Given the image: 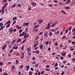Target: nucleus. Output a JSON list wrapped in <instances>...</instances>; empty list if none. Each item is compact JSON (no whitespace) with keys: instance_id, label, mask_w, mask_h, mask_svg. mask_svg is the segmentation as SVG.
<instances>
[{"instance_id":"1","label":"nucleus","mask_w":75,"mask_h":75,"mask_svg":"<svg viewBox=\"0 0 75 75\" xmlns=\"http://www.w3.org/2000/svg\"><path fill=\"white\" fill-rule=\"evenodd\" d=\"M33 47H37L38 44H39V43L38 42H36L35 41H34V43Z\"/></svg>"},{"instance_id":"2","label":"nucleus","mask_w":75,"mask_h":75,"mask_svg":"<svg viewBox=\"0 0 75 75\" xmlns=\"http://www.w3.org/2000/svg\"><path fill=\"white\" fill-rule=\"evenodd\" d=\"M50 28H51V25H50V24L48 23L47 25V26L45 28L46 29H50Z\"/></svg>"},{"instance_id":"3","label":"nucleus","mask_w":75,"mask_h":75,"mask_svg":"<svg viewBox=\"0 0 75 75\" xmlns=\"http://www.w3.org/2000/svg\"><path fill=\"white\" fill-rule=\"evenodd\" d=\"M29 25V23H23V25L24 27H25L26 26H28Z\"/></svg>"},{"instance_id":"4","label":"nucleus","mask_w":75,"mask_h":75,"mask_svg":"<svg viewBox=\"0 0 75 75\" xmlns=\"http://www.w3.org/2000/svg\"><path fill=\"white\" fill-rule=\"evenodd\" d=\"M28 37H29V35L27 34V33H25L24 38H28Z\"/></svg>"},{"instance_id":"5","label":"nucleus","mask_w":75,"mask_h":75,"mask_svg":"<svg viewBox=\"0 0 75 75\" xmlns=\"http://www.w3.org/2000/svg\"><path fill=\"white\" fill-rule=\"evenodd\" d=\"M31 4L33 7H35L37 6V4L33 2L31 3Z\"/></svg>"},{"instance_id":"6","label":"nucleus","mask_w":75,"mask_h":75,"mask_svg":"<svg viewBox=\"0 0 75 75\" xmlns=\"http://www.w3.org/2000/svg\"><path fill=\"white\" fill-rule=\"evenodd\" d=\"M61 55L62 56H63V57H65V56L66 55V52H63L62 53H61Z\"/></svg>"},{"instance_id":"7","label":"nucleus","mask_w":75,"mask_h":75,"mask_svg":"<svg viewBox=\"0 0 75 75\" xmlns=\"http://www.w3.org/2000/svg\"><path fill=\"white\" fill-rule=\"evenodd\" d=\"M8 5V4L7 3L5 4L2 7V8L3 9H4L5 8H6V7Z\"/></svg>"},{"instance_id":"8","label":"nucleus","mask_w":75,"mask_h":75,"mask_svg":"<svg viewBox=\"0 0 75 75\" xmlns=\"http://www.w3.org/2000/svg\"><path fill=\"white\" fill-rule=\"evenodd\" d=\"M31 50V49L29 47L27 48L26 49V51L28 52H30Z\"/></svg>"},{"instance_id":"9","label":"nucleus","mask_w":75,"mask_h":75,"mask_svg":"<svg viewBox=\"0 0 75 75\" xmlns=\"http://www.w3.org/2000/svg\"><path fill=\"white\" fill-rule=\"evenodd\" d=\"M34 52L35 53H37V54H39V53H40V50H39V49H38L37 50L33 51V53H34Z\"/></svg>"},{"instance_id":"10","label":"nucleus","mask_w":75,"mask_h":75,"mask_svg":"<svg viewBox=\"0 0 75 75\" xmlns=\"http://www.w3.org/2000/svg\"><path fill=\"white\" fill-rule=\"evenodd\" d=\"M44 36L45 37H48V32H46L44 34Z\"/></svg>"},{"instance_id":"11","label":"nucleus","mask_w":75,"mask_h":75,"mask_svg":"<svg viewBox=\"0 0 75 75\" xmlns=\"http://www.w3.org/2000/svg\"><path fill=\"white\" fill-rule=\"evenodd\" d=\"M43 21V20H39L38 21V22H39L38 23V24H41V23H42Z\"/></svg>"},{"instance_id":"12","label":"nucleus","mask_w":75,"mask_h":75,"mask_svg":"<svg viewBox=\"0 0 75 75\" xmlns=\"http://www.w3.org/2000/svg\"><path fill=\"white\" fill-rule=\"evenodd\" d=\"M26 69H25V70L26 71H28L29 69H30V66L28 65L26 66Z\"/></svg>"},{"instance_id":"13","label":"nucleus","mask_w":75,"mask_h":75,"mask_svg":"<svg viewBox=\"0 0 75 75\" xmlns=\"http://www.w3.org/2000/svg\"><path fill=\"white\" fill-rule=\"evenodd\" d=\"M17 6V3H16L15 4H14L12 6V8H14L15 7Z\"/></svg>"},{"instance_id":"14","label":"nucleus","mask_w":75,"mask_h":75,"mask_svg":"<svg viewBox=\"0 0 75 75\" xmlns=\"http://www.w3.org/2000/svg\"><path fill=\"white\" fill-rule=\"evenodd\" d=\"M16 65H18V64L19 63V60L18 59H16Z\"/></svg>"},{"instance_id":"15","label":"nucleus","mask_w":75,"mask_h":75,"mask_svg":"<svg viewBox=\"0 0 75 75\" xmlns=\"http://www.w3.org/2000/svg\"><path fill=\"white\" fill-rule=\"evenodd\" d=\"M21 54H22V55L21 56V59H23V58H24V52H22L21 53Z\"/></svg>"},{"instance_id":"16","label":"nucleus","mask_w":75,"mask_h":75,"mask_svg":"<svg viewBox=\"0 0 75 75\" xmlns=\"http://www.w3.org/2000/svg\"><path fill=\"white\" fill-rule=\"evenodd\" d=\"M40 49H41V50H42V49H43V48H44L43 47V45H42V44H41L40 46Z\"/></svg>"},{"instance_id":"17","label":"nucleus","mask_w":75,"mask_h":75,"mask_svg":"<svg viewBox=\"0 0 75 75\" xmlns=\"http://www.w3.org/2000/svg\"><path fill=\"white\" fill-rule=\"evenodd\" d=\"M21 41H22V40L21 39H19L17 40L16 42L17 43L18 42H21Z\"/></svg>"},{"instance_id":"18","label":"nucleus","mask_w":75,"mask_h":75,"mask_svg":"<svg viewBox=\"0 0 75 75\" xmlns=\"http://www.w3.org/2000/svg\"><path fill=\"white\" fill-rule=\"evenodd\" d=\"M55 24H56V23H53L52 24V25L51 26V27H55Z\"/></svg>"},{"instance_id":"19","label":"nucleus","mask_w":75,"mask_h":75,"mask_svg":"<svg viewBox=\"0 0 75 75\" xmlns=\"http://www.w3.org/2000/svg\"><path fill=\"white\" fill-rule=\"evenodd\" d=\"M16 27H17V28L19 30H20V29H21V27H19V26L18 25H16Z\"/></svg>"},{"instance_id":"20","label":"nucleus","mask_w":75,"mask_h":75,"mask_svg":"<svg viewBox=\"0 0 75 75\" xmlns=\"http://www.w3.org/2000/svg\"><path fill=\"white\" fill-rule=\"evenodd\" d=\"M40 27V25H37L35 27H34L33 28L34 29H35V28H38V27Z\"/></svg>"},{"instance_id":"21","label":"nucleus","mask_w":75,"mask_h":75,"mask_svg":"<svg viewBox=\"0 0 75 75\" xmlns=\"http://www.w3.org/2000/svg\"><path fill=\"white\" fill-rule=\"evenodd\" d=\"M2 13L4 14V9H3L2 8V10H1Z\"/></svg>"},{"instance_id":"22","label":"nucleus","mask_w":75,"mask_h":75,"mask_svg":"<svg viewBox=\"0 0 75 75\" xmlns=\"http://www.w3.org/2000/svg\"><path fill=\"white\" fill-rule=\"evenodd\" d=\"M3 26V23H0V27H2Z\"/></svg>"},{"instance_id":"23","label":"nucleus","mask_w":75,"mask_h":75,"mask_svg":"<svg viewBox=\"0 0 75 75\" xmlns=\"http://www.w3.org/2000/svg\"><path fill=\"white\" fill-rule=\"evenodd\" d=\"M26 40H27V39H24V40H23V41L21 43V44H23V43H24V42H25L26 41Z\"/></svg>"},{"instance_id":"24","label":"nucleus","mask_w":75,"mask_h":75,"mask_svg":"<svg viewBox=\"0 0 75 75\" xmlns=\"http://www.w3.org/2000/svg\"><path fill=\"white\" fill-rule=\"evenodd\" d=\"M71 3V0H68L67 1V4H69Z\"/></svg>"},{"instance_id":"25","label":"nucleus","mask_w":75,"mask_h":75,"mask_svg":"<svg viewBox=\"0 0 75 75\" xmlns=\"http://www.w3.org/2000/svg\"><path fill=\"white\" fill-rule=\"evenodd\" d=\"M9 30L11 31V32H12L13 31V28H10Z\"/></svg>"},{"instance_id":"26","label":"nucleus","mask_w":75,"mask_h":75,"mask_svg":"<svg viewBox=\"0 0 75 75\" xmlns=\"http://www.w3.org/2000/svg\"><path fill=\"white\" fill-rule=\"evenodd\" d=\"M16 19H17V18L16 17H14L12 18V20H13V21L16 20Z\"/></svg>"},{"instance_id":"27","label":"nucleus","mask_w":75,"mask_h":75,"mask_svg":"<svg viewBox=\"0 0 75 75\" xmlns=\"http://www.w3.org/2000/svg\"><path fill=\"white\" fill-rule=\"evenodd\" d=\"M4 27H5V26H3V27L1 28H0V31H1V30H3V29H4Z\"/></svg>"},{"instance_id":"28","label":"nucleus","mask_w":75,"mask_h":75,"mask_svg":"<svg viewBox=\"0 0 75 75\" xmlns=\"http://www.w3.org/2000/svg\"><path fill=\"white\" fill-rule=\"evenodd\" d=\"M29 75H31L33 74V72L30 71L29 73Z\"/></svg>"},{"instance_id":"29","label":"nucleus","mask_w":75,"mask_h":75,"mask_svg":"<svg viewBox=\"0 0 75 75\" xmlns=\"http://www.w3.org/2000/svg\"><path fill=\"white\" fill-rule=\"evenodd\" d=\"M24 46H23L21 48V51H23V50H24Z\"/></svg>"},{"instance_id":"30","label":"nucleus","mask_w":75,"mask_h":75,"mask_svg":"<svg viewBox=\"0 0 75 75\" xmlns=\"http://www.w3.org/2000/svg\"><path fill=\"white\" fill-rule=\"evenodd\" d=\"M55 46H57V45H58V42H57V41H56L55 42Z\"/></svg>"},{"instance_id":"31","label":"nucleus","mask_w":75,"mask_h":75,"mask_svg":"<svg viewBox=\"0 0 75 75\" xmlns=\"http://www.w3.org/2000/svg\"><path fill=\"white\" fill-rule=\"evenodd\" d=\"M69 8H70L69 7H68H68H64V9H69Z\"/></svg>"},{"instance_id":"32","label":"nucleus","mask_w":75,"mask_h":75,"mask_svg":"<svg viewBox=\"0 0 75 75\" xmlns=\"http://www.w3.org/2000/svg\"><path fill=\"white\" fill-rule=\"evenodd\" d=\"M49 35L50 37L52 36V32H50V33H49Z\"/></svg>"},{"instance_id":"33","label":"nucleus","mask_w":75,"mask_h":75,"mask_svg":"<svg viewBox=\"0 0 75 75\" xmlns=\"http://www.w3.org/2000/svg\"><path fill=\"white\" fill-rule=\"evenodd\" d=\"M3 65V62H0V66H2Z\"/></svg>"},{"instance_id":"34","label":"nucleus","mask_w":75,"mask_h":75,"mask_svg":"<svg viewBox=\"0 0 75 75\" xmlns=\"http://www.w3.org/2000/svg\"><path fill=\"white\" fill-rule=\"evenodd\" d=\"M38 29H36L34 30V31H35V32H37V31H38Z\"/></svg>"},{"instance_id":"35","label":"nucleus","mask_w":75,"mask_h":75,"mask_svg":"<svg viewBox=\"0 0 75 75\" xmlns=\"http://www.w3.org/2000/svg\"><path fill=\"white\" fill-rule=\"evenodd\" d=\"M10 24H8L6 26V28H8V27H10Z\"/></svg>"},{"instance_id":"36","label":"nucleus","mask_w":75,"mask_h":75,"mask_svg":"<svg viewBox=\"0 0 75 75\" xmlns=\"http://www.w3.org/2000/svg\"><path fill=\"white\" fill-rule=\"evenodd\" d=\"M59 33V31H58L55 33V34H58Z\"/></svg>"},{"instance_id":"37","label":"nucleus","mask_w":75,"mask_h":75,"mask_svg":"<svg viewBox=\"0 0 75 75\" xmlns=\"http://www.w3.org/2000/svg\"><path fill=\"white\" fill-rule=\"evenodd\" d=\"M49 43V41H47L46 42V45H48V44Z\"/></svg>"},{"instance_id":"38","label":"nucleus","mask_w":75,"mask_h":75,"mask_svg":"<svg viewBox=\"0 0 75 75\" xmlns=\"http://www.w3.org/2000/svg\"><path fill=\"white\" fill-rule=\"evenodd\" d=\"M40 36H36V37L35 38V39L36 40H38V39H39V38Z\"/></svg>"},{"instance_id":"39","label":"nucleus","mask_w":75,"mask_h":75,"mask_svg":"<svg viewBox=\"0 0 75 75\" xmlns=\"http://www.w3.org/2000/svg\"><path fill=\"white\" fill-rule=\"evenodd\" d=\"M22 31H23V30L20 29V30H19V33H21V32H22Z\"/></svg>"},{"instance_id":"40","label":"nucleus","mask_w":75,"mask_h":75,"mask_svg":"<svg viewBox=\"0 0 75 75\" xmlns=\"http://www.w3.org/2000/svg\"><path fill=\"white\" fill-rule=\"evenodd\" d=\"M62 13H64V14H66V13L64 11H63V10L61 11Z\"/></svg>"},{"instance_id":"41","label":"nucleus","mask_w":75,"mask_h":75,"mask_svg":"<svg viewBox=\"0 0 75 75\" xmlns=\"http://www.w3.org/2000/svg\"><path fill=\"white\" fill-rule=\"evenodd\" d=\"M48 6H49V7H52V4H49L48 5Z\"/></svg>"},{"instance_id":"42","label":"nucleus","mask_w":75,"mask_h":75,"mask_svg":"<svg viewBox=\"0 0 75 75\" xmlns=\"http://www.w3.org/2000/svg\"><path fill=\"white\" fill-rule=\"evenodd\" d=\"M75 31V28H74L72 30V33H74Z\"/></svg>"},{"instance_id":"43","label":"nucleus","mask_w":75,"mask_h":75,"mask_svg":"<svg viewBox=\"0 0 75 75\" xmlns=\"http://www.w3.org/2000/svg\"><path fill=\"white\" fill-rule=\"evenodd\" d=\"M22 34V36L23 37V36H24V34L25 35V32H23Z\"/></svg>"},{"instance_id":"44","label":"nucleus","mask_w":75,"mask_h":75,"mask_svg":"<svg viewBox=\"0 0 75 75\" xmlns=\"http://www.w3.org/2000/svg\"><path fill=\"white\" fill-rule=\"evenodd\" d=\"M71 43L73 45H75V42L74 41L72 42Z\"/></svg>"},{"instance_id":"45","label":"nucleus","mask_w":75,"mask_h":75,"mask_svg":"<svg viewBox=\"0 0 75 75\" xmlns=\"http://www.w3.org/2000/svg\"><path fill=\"white\" fill-rule=\"evenodd\" d=\"M38 64H36L35 65V67H38Z\"/></svg>"},{"instance_id":"46","label":"nucleus","mask_w":75,"mask_h":75,"mask_svg":"<svg viewBox=\"0 0 75 75\" xmlns=\"http://www.w3.org/2000/svg\"><path fill=\"white\" fill-rule=\"evenodd\" d=\"M64 57L62 56L60 57V59H61V60H63L64 59Z\"/></svg>"},{"instance_id":"47","label":"nucleus","mask_w":75,"mask_h":75,"mask_svg":"<svg viewBox=\"0 0 75 75\" xmlns=\"http://www.w3.org/2000/svg\"><path fill=\"white\" fill-rule=\"evenodd\" d=\"M16 21H14L12 23V25H14V24H16Z\"/></svg>"},{"instance_id":"48","label":"nucleus","mask_w":75,"mask_h":75,"mask_svg":"<svg viewBox=\"0 0 75 75\" xmlns=\"http://www.w3.org/2000/svg\"><path fill=\"white\" fill-rule=\"evenodd\" d=\"M25 32H27L28 31V28H27L25 30Z\"/></svg>"},{"instance_id":"49","label":"nucleus","mask_w":75,"mask_h":75,"mask_svg":"<svg viewBox=\"0 0 75 75\" xmlns=\"http://www.w3.org/2000/svg\"><path fill=\"white\" fill-rule=\"evenodd\" d=\"M17 6L18 7H21V4H18Z\"/></svg>"},{"instance_id":"50","label":"nucleus","mask_w":75,"mask_h":75,"mask_svg":"<svg viewBox=\"0 0 75 75\" xmlns=\"http://www.w3.org/2000/svg\"><path fill=\"white\" fill-rule=\"evenodd\" d=\"M16 42V40H13L11 43V44H14V43Z\"/></svg>"},{"instance_id":"51","label":"nucleus","mask_w":75,"mask_h":75,"mask_svg":"<svg viewBox=\"0 0 75 75\" xmlns=\"http://www.w3.org/2000/svg\"><path fill=\"white\" fill-rule=\"evenodd\" d=\"M7 23H8V24H10V23H11V21H7Z\"/></svg>"},{"instance_id":"52","label":"nucleus","mask_w":75,"mask_h":75,"mask_svg":"<svg viewBox=\"0 0 75 75\" xmlns=\"http://www.w3.org/2000/svg\"><path fill=\"white\" fill-rule=\"evenodd\" d=\"M54 2V3H57L58 1H56V0H54L53 1Z\"/></svg>"},{"instance_id":"53","label":"nucleus","mask_w":75,"mask_h":75,"mask_svg":"<svg viewBox=\"0 0 75 75\" xmlns=\"http://www.w3.org/2000/svg\"><path fill=\"white\" fill-rule=\"evenodd\" d=\"M68 57H69V58H71V54H69L68 55Z\"/></svg>"},{"instance_id":"54","label":"nucleus","mask_w":75,"mask_h":75,"mask_svg":"<svg viewBox=\"0 0 75 75\" xmlns=\"http://www.w3.org/2000/svg\"><path fill=\"white\" fill-rule=\"evenodd\" d=\"M71 29H72V27L70 26L69 27V31H70V30H71Z\"/></svg>"},{"instance_id":"55","label":"nucleus","mask_w":75,"mask_h":75,"mask_svg":"<svg viewBox=\"0 0 75 75\" xmlns=\"http://www.w3.org/2000/svg\"><path fill=\"white\" fill-rule=\"evenodd\" d=\"M7 0H4L3 3H6L7 2Z\"/></svg>"},{"instance_id":"56","label":"nucleus","mask_w":75,"mask_h":75,"mask_svg":"<svg viewBox=\"0 0 75 75\" xmlns=\"http://www.w3.org/2000/svg\"><path fill=\"white\" fill-rule=\"evenodd\" d=\"M32 64H35L36 62H32Z\"/></svg>"},{"instance_id":"57","label":"nucleus","mask_w":75,"mask_h":75,"mask_svg":"<svg viewBox=\"0 0 75 75\" xmlns=\"http://www.w3.org/2000/svg\"><path fill=\"white\" fill-rule=\"evenodd\" d=\"M31 10V9L30 7L28 8V10H29V11H30V10Z\"/></svg>"},{"instance_id":"58","label":"nucleus","mask_w":75,"mask_h":75,"mask_svg":"<svg viewBox=\"0 0 75 75\" xmlns=\"http://www.w3.org/2000/svg\"><path fill=\"white\" fill-rule=\"evenodd\" d=\"M12 69H15V67H14V66H13L12 67Z\"/></svg>"},{"instance_id":"59","label":"nucleus","mask_w":75,"mask_h":75,"mask_svg":"<svg viewBox=\"0 0 75 75\" xmlns=\"http://www.w3.org/2000/svg\"><path fill=\"white\" fill-rule=\"evenodd\" d=\"M23 67L24 66H23V65L20 66H19V68H23Z\"/></svg>"},{"instance_id":"60","label":"nucleus","mask_w":75,"mask_h":75,"mask_svg":"<svg viewBox=\"0 0 75 75\" xmlns=\"http://www.w3.org/2000/svg\"><path fill=\"white\" fill-rule=\"evenodd\" d=\"M68 29H67V30H66L65 32L66 33H68Z\"/></svg>"},{"instance_id":"61","label":"nucleus","mask_w":75,"mask_h":75,"mask_svg":"<svg viewBox=\"0 0 75 75\" xmlns=\"http://www.w3.org/2000/svg\"><path fill=\"white\" fill-rule=\"evenodd\" d=\"M42 33H43L42 32H41L39 34V35H42Z\"/></svg>"},{"instance_id":"62","label":"nucleus","mask_w":75,"mask_h":75,"mask_svg":"<svg viewBox=\"0 0 75 75\" xmlns=\"http://www.w3.org/2000/svg\"><path fill=\"white\" fill-rule=\"evenodd\" d=\"M46 68H48L50 67V65H46Z\"/></svg>"},{"instance_id":"63","label":"nucleus","mask_w":75,"mask_h":75,"mask_svg":"<svg viewBox=\"0 0 75 75\" xmlns=\"http://www.w3.org/2000/svg\"><path fill=\"white\" fill-rule=\"evenodd\" d=\"M7 74V73L6 72H4V74H3V75H6V74Z\"/></svg>"},{"instance_id":"64","label":"nucleus","mask_w":75,"mask_h":75,"mask_svg":"<svg viewBox=\"0 0 75 75\" xmlns=\"http://www.w3.org/2000/svg\"><path fill=\"white\" fill-rule=\"evenodd\" d=\"M73 55H75V51H74L73 52Z\"/></svg>"}]
</instances>
